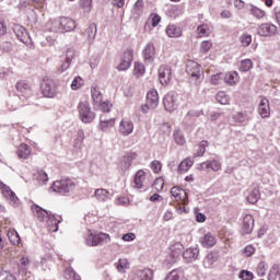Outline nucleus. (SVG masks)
I'll use <instances>...</instances> for the list:
<instances>
[{"mask_svg":"<svg viewBox=\"0 0 280 280\" xmlns=\"http://www.w3.org/2000/svg\"><path fill=\"white\" fill-rule=\"evenodd\" d=\"M249 14H252V16H255V19L261 20L264 19V16H266V11L257 8L255 4H247Z\"/></svg>","mask_w":280,"mask_h":280,"instance_id":"obj_30","label":"nucleus"},{"mask_svg":"<svg viewBox=\"0 0 280 280\" xmlns=\"http://www.w3.org/2000/svg\"><path fill=\"white\" fill-rule=\"evenodd\" d=\"M34 179L42 183V185H46L47 182L49 180V177L47 176V173H45V171H38L34 175Z\"/></svg>","mask_w":280,"mask_h":280,"instance_id":"obj_41","label":"nucleus"},{"mask_svg":"<svg viewBox=\"0 0 280 280\" xmlns=\"http://www.w3.org/2000/svg\"><path fill=\"white\" fill-rule=\"evenodd\" d=\"M217 242L218 241L215 240V236L213 234H211L210 232H208L200 238V244H201V246H203V248H213V246H215Z\"/></svg>","mask_w":280,"mask_h":280,"instance_id":"obj_21","label":"nucleus"},{"mask_svg":"<svg viewBox=\"0 0 280 280\" xmlns=\"http://www.w3.org/2000/svg\"><path fill=\"white\" fill-rule=\"evenodd\" d=\"M253 69V60L245 59L241 61V65L238 67V70L245 73L246 71H250Z\"/></svg>","mask_w":280,"mask_h":280,"instance_id":"obj_42","label":"nucleus"},{"mask_svg":"<svg viewBox=\"0 0 280 280\" xmlns=\"http://www.w3.org/2000/svg\"><path fill=\"white\" fill-rule=\"evenodd\" d=\"M159 80L161 84H170V80H172V67L162 65L159 68Z\"/></svg>","mask_w":280,"mask_h":280,"instance_id":"obj_10","label":"nucleus"},{"mask_svg":"<svg viewBox=\"0 0 280 280\" xmlns=\"http://www.w3.org/2000/svg\"><path fill=\"white\" fill-rule=\"evenodd\" d=\"M207 145H209V142L207 140H202L199 143V151L195 154V156H203L205 152H207Z\"/></svg>","mask_w":280,"mask_h":280,"instance_id":"obj_50","label":"nucleus"},{"mask_svg":"<svg viewBox=\"0 0 280 280\" xmlns=\"http://www.w3.org/2000/svg\"><path fill=\"white\" fill-rule=\"evenodd\" d=\"M80 8H82L84 12H91L93 8V0H80Z\"/></svg>","mask_w":280,"mask_h":280,"instance_id":"obj_49","label":"nucleus"},{"mask_svg":"<svg viewBox=\"0 0 280 280\" xmlns=\"http://www.w3.org/2000/svg\"><path fill=\"white\" fill-rule=\"evenodd\" d=\"M200 255V249L198 247H189L183 253V257L188 264L196 261Z\"/></svg>","mask_w":280,"mask_h":280,"instance_id":"obj_16","label":"nucleus"},{"mask_svg":"<svg viewBox=\"0 0 280 280\" xmlns=\"http://www.w3.org/2000/svg\"><path fill=\"white\" fill-rule=\"evenodd\" d=\"M210 170H212V172H220V170H222V163L218 160H211Z\"/></svg>","mask_w":280,"mask_h":280,"instance_id":"obj_53","label":"nucleus"},{"mask_svg":"<svg viewBox=\"0 0 280 280\" xmlns=\"http://www.w3.org/2000/svg\"><path fill=\"white\" fill-rule=\"evenodd\" d=\"M8 237L13 246H16V244H21V236H19L18 232H9Z\"/></svg>","mask_w":280,"mask_h":280,"instance_id":"obj_47","label":"nucleus"},{"mask_svg":"<svg viewBox=\"0 0 280 280\" xmlns=\"http://www.w3.org/2000/svg\"><path fill=\"white\" fill-rule=\"evenodd\" d=\"M184 277H185V271L178 268V269H173L171 272H168L165 280H180Z\"/></svg>","mask_w":280,"mask_h":280,"instance_id":"obj_31","label":"nucleus"},{"mask_svg":"<svg viewBox=\"0 0 280 280\" xmlns=\"http://www.w3.org/2000/svg\"><path fill=\"white\" fill-rule=\"evenodd\" d=\"M234 119L238 124H246L247 121H250V115L246 112H238L234 115Z\"/></svg>","mask_w":280,"mask_h":280,"instance_id":"obj_38","label":"nucleus"},{"mask_svg":"<svg viewBox=\"0 0 280 280\" xmlns=\"http://www.w3.org/2000/svg\"><path fill=\"white\" fill-rule=\"evenodd\" d=\"M94 196L96 200H100L101 202H106V200L110 198V192L104 188H98L95 190Z\"/></svg>","mask_w":280,"mask_h":280,"instance_id":"obj_32","label":"nucleus"},{"mask_svg":"<svg viewBox=\"0 0 280 280\" xmlns=\"http://www.w3.org/2000/svg\"><path fill=\"white\" fill-rule=\"evenodd\" d=\"M183 244L180 243H175L172 247H171V257H173L174 259H178V257L180 256V254L183 253Z\"/></svg>","mask_w":280,"mask_h":280,"instance_id":"obj_37","label":"nucleus"},{"mask_svg":"<svg viewBox=\"0 0 280 280\" xmlns=\"http://www.w3.org/2000/svg\"><path fill=\"white\" fill-rule=\"evenodd\" d=\"M175 141L178 145H185V136H183L180 132H175L174 133Z\"/></svg>","mask_w":280,"mask_h":280,"instance_id":"obj_61","label":"nucleus"},{"mask_svg":"<svg viewBox=\"0 0 280 280\" xmlns=\"http://www.w3.org/2000/svg\"><path fill=\"white\" fill-rule=\"evenodd\" d=\"M115 126V118L108 119V120H102L100 122V128L103 132H107L109 128H113Z\"/></svg>","mask_w":280,"mask_h":280,"instance_id":"obj_40","label":"nucleus"},{"mask_svg":"<svg viewBox=\"0 0 280 280\" xmlns=\"http://www.w3.org/2000/svg\"><path fill=\"white\" fill-rule=\"evenodd\" d=\"M166 34L170 36V38H178L183 36V30L179 26H176L175 24H170L166 27Z\"/></svg>","mask_w":280,"mask_h":280,"instance_id":"obj_27","label":"nucleus"},{"mask_svg":"<svg viewBox=\"0 0 280 280\" xmlns=\"http://www.w3.org/2000/svg\"><path fill=\"white\" fill-rule=\"evenodd\" d=\"M30 154H32V150H30V147L25 143H22L18 149L19 159H27Z\"/></svg>","mask_w":280,"mask_h":280,"instance_id":"obj_34","label":"nucleus"},{"mask_svg":"<svg viewBox=\"0 0 280 280\" xmlns=\"http://www.w3.org/2000/svg\"><path fill=\"white\" fill-rule=\"evenodd\" d=\"M242 280H252L254 278L253 272L248 270H242L238 275Z\"/></svg>","mask_w":280,"mask_h":280,"instance_id":"obj_55","label":"nucleus"},{"mask_svg":"<svg viewBox=\"0 0 280 280\" xmlns=\"http://www.w3.org/2000/svg\"><path fill=\"white\" fill-rule=\"evenodd\" d=\"M133 73L137 78L143 75L145 73V66L141 62H135Z\"/></svg>","mask_w":280,"mask_h":280,"instance_id":"obj_46","label":"nucleus"},{"mask_svg":"<svg viewBox=\"0 0 280 280\" xmlns=\"http://www.w3.org/2000/svg\"><path fill=\"white\" fill-rule=\"evenodd\" d=\"M132 60H135V51L132 49L125 50L121 62L117 67L118 71H128L132 66Z\"/></svg>","mask_w":280,"mask_h":280,"instance_id":"obj_8","label":"nucleus"},{"mask_svg":"<svg viewBox=\"0 0 280 280\" xmlns=\"http://www.w3.org/2000/svg\"><path fill=\"white\" fill-rule=\"evenodd\" d=\"M186 73L190 75L195 84H200V79L202 78L200 65L196 61H188L186 65Z\"/></svg>","mask_w":280,"mask_h":280,"instance_id":"obj_6","label":"nucleus"},{"mask_svg":"<svg viewBox=\"0 0 280 280\" xmlns=\"http://www.w3.org/2000/svg\"><path fill=\"white\" fill-rule=\"evenodd\" d=\"M83 36H85L89 45H93L95 36H97V24H90L89 27L84 31Z\"/></svg>","mask_w":280,"mask_h":280,"instance_id":"obj_18","label":"nucleus"},{"mask_svg":"<svg viewBox=\"0 0 280 280\" xmlns=\"http://www.w3.org/2000/svg\"><path fill=\"white\" fill-rule=\"evenodd\" d=\"M220 259V254L218 252H210L206 259L203 260L205 268H211L215 261Z\"/></svg>","mask_w":280,"mask_h":280,"instance_id":"obj_28","label":"nucleus"},{"mask_svg":"<svg viewBox=\"0 0 280 280\" xmlns=\"http://www.w3.org/2000/svg\"><path fill=\"white\" fill-rule=\"evenodd\" d=\"M259 198H261L259 188H254L246 199L249 205H255L256 202H258Z\"/></svg>","mask_w":280,"mask_h":280,"instance_id":"obj_35","label":"nucleus"},{"mask_svg":"<svg viewBox=\"0 0 280 280\" xmlns=\"http://www.w3.org/2000/svg\"><path fill=\"white\" fill-rule=\"evenodd\" d=\"M211 47H213V44L211 43V40H206L201 43L200 49L201 51H203V54H207V51H209Z\"/></svg>","mask_w":280,"mask_h":280,"instance_id":"obj_59","label":"nucleus"},{"mask_svg":"<svg viewBox=\"0 0 280 280\" xmlns=\"http://www.w3.org/2000/svg\"><path fill=\"white\" fill-rule=\"evenodd\" d=\"M217 100L220 104L226 105L231 103V98H229V95L224 92H219L217 94Z\"/></svg>","mask_w":280,"mask_h":280,"instance_id":"obj_48","label":"nucleus"},{"mask_svg":"<svg viewBox=\"0 0 280 280\" xmlns=\"http://www.w3.org/2000/svg\"><path fill=\"white\" fill-rule=\"evenodd\" d=\"M135 160H137V153L135 152L127 153L125 156H122V160L120 162L121 170H124L125 172L127 170H130V165H132V161Z\"/></svg>","mask_w":280,"mask_h":280,"instance_id":"obj_23","label":"nucleus"},{"mask_svg":"<svg viewBox=\"0 0 280 280\" xmlns=\"http://www.w3.org/2000/svg\"><path fill=\"white\" fill-rule=\"evenodd\" d=\"M100 104L103 113H110V108H113V104H110V102H102L101 103H96Z\"/></svg>","mask_w":280,"mask_h":280,"instance_id":"obj_58","label":"nucleus"},{"mask_svg":"<svg viewBox=\"0 0 280 280\" xmlns=\"http://www.w3.org/2000/svg\"><path fill=\"white\" fill-rule=\"evenodd\" d=\"M2 196L7 198V200H10L13 202V205H16L19 202V197H16V194L12 191V189L9 188L8 185L3 184L1 186Z\"/></svg>","mask_w":280,"mask_h":280,"instance_id":"obj_24","label":"nucleus"},{"mask_svg":"<svg viewBox=\"0 0 280 280\" xmlns=\"http://www.w3.org/2000/svg\"><path fill=\"white\" fill-rule=\"evenodd\" d=\"M171 194L173 198H176L179 202H185V198H187V192H185V189L180 188V186L173 187Z\"/></svg>","mask_w":280,"mask_h":280,"instance_id":"obj_26","label":"nucleus"},{"mask_svg":"<svg viewBox=\"0 0 280 280\" xmlns=\"http://www.w3.org/2000/svg\"><path fill=\"white\" fill-rule=\"evenodd\" d=\"M240 42L243 45V47H248V45H250V43H253V36L248 35V34H243L240 38Z\"/></svg>","mask_w":280,"mask_h":280,"instance_id":"obj_51","label":"nucleus"},{"mask_svg":"<svg viewBox=\"0 0 280 280\" xmlns=\"http://www.w3.org/2000/svg\"><path fill=\"white\" fill-rule=\"evenodd\" d=\"M51 189L56 194H61V195L71 194V191L75 189V183H73V180H71L70 178L56 180L54 182Z\"/></svg>","mask_w":280,"mask_h":280,"instance_id":"obj_2","label":"nucleus"},{"mask_svg":"<svg viewBox=\"0 0 280 280\" xmlns=\"http://www.w3.org/2000/svg\"><path fill=\"white\" fill-rule=\"evenodd\" d=\"M258 113L262 119H266L267 117H270V101L268 98L262 97L259 107H258Z\"/></svg>","mask_w":280,"mask_h":280,"instance_id":"obj_17","label":"nucleus"},{"mask_svg":"<svg viewBox=\"0 0 280 280\" xmlns=\"http://www.w3.org/2000/svg\"><path fill=\"white\" fill-rule=\"evenodd\" d=\"M162 167L163 165L158 160H154L153 162H151V170L154 172V174H159Z\"/></svg>","mask_w":280,"mask_h":280,"instance_id":"obj_56","label":"nucleus"},{"mask_svg":"<svg viewBox=\"0 0 280 280\" xmlns=\"http://www.w3.org/2000/svg\"><path fill=\"white\" fill-rule=\"evenodd\" d=\"M191 117H200V112L190 109L185 116V121H191Z\"/></svg>","mask_w":280,"mask_h":280,"instance_id":"obj_57","label":"nucleus"},{"mask_svg":"<svg viewBox=\"0 0 280 280\" xmlns=\"http://www.w3.org/2000/svg\"><path fill=\"white\" fill-rule=\"evenodd\" d=\"M244 253H245L246 257H253V255H255V247H253V245H247L244 248Z\"/></svg>","mask_w":280,"mask_h":280,"instance_id":"obj_63","label":"nucleus"},{"mask_svg":"<svg viewBox=\"0 0 280 280\" xmlns=\"http://www.w3.org/2000/svg\"><path fill=\"white\" fill-rule=\"evenodd\" d=\"M197 32L199 36H209V25L207 24H201L198 26Z\"/></svg>","mask_w":280,"mask_h":280,"instance_id":"obj_52","label":"nucleus"},{"mask_svg":"<svg viewBox=\"0 0 280 280\" xmlns=\"http://www.w3.org/2000/svg\"><path fill=\"white\" fill-rule=\"evenodd\" d=\"M164 108L167 113H174L178 108V94L176 92H168L164 96Z\"/></svg>","mask_w":280,"mask_h":280,"instance_id":"obj_7","label":"nucleus"},{"mask_svg":"<svg viewBox=\"0 0 280 280\" xmlns=\"http://www.w3.org/2000/svg\"><path fill=\"white\" fill-rule=\"evenodd\" d=\"M145 7L143 0H138L135 4H133V9H132V13L137 14L138 16H140L141 14H143V8Z\"/></svg>","mask_w":280,"mask_h":280,"instance_id":"obj_43","label":"nucleus"},{"mask_svg":"<svg viewBox=\"0 0 280 280\" xmlns=\"http://www.w3.org/2000/svg\"><path fill=\"white\" fill-rule=\"evenodd\" d=\"M15 89L20 93H30L32 91V85H30V83H27V81H19L15 84Z\"/></svg>","mask_w":280,"mask_h":280,"instance_id":"obj_36","label":"nucleus"},{"mask_svg":"<svg viewBox=\"0 0 280 280\" xmlns=\"http://www.w3.org/2000/svg\"><path fill=\"white\" fill-rule=\"evenodd\" d=\"M194 165V161L191 159H186L182 161L178 165L179 174H185V172H189V168Z\"/></svg>","mask_w":280,"mask_h":280,"instance_id":"obj_33","label":"nucleus"},{"mask_svg":"<svg viewBox=\"0 0 280 280\" xmlns=\"http://www.w3.org/2000/svg\"><path fill=\"white\" fill-rule=\"evenodd\" d=\"M147 103H148V106H150V108L152 110H154V108H156V106H159V92L156 90H151L148 92Z\"/></svg>","mask_w":280,"mask_h":280,"instance_id":"obj_20","label":"nucleus"},{"mask_svg":"<svg viewBox=\"0 0 280 280\" xmlns=\"http://www.w3.org/2000/svg\"><path fill=\"white\" fill-rule=\"evenodd\" d=\"M46 222L48 231H50V233H56L58 231V224L62 222V217H60V220L56 219L55 217V221H49L48 219Z\"/></svg>","mask_w":280,"mask_h":280,"instance_id":"obj_39","label":"nucleus"},{"mask_svg":"<svg viewBox=\"0 0 280 280\" xmlns=\"http://www.w3.org/2000/svg\"><path fill=\"white\" fill-rule=\"evenodd\" d=\"M79 117L83 124H91L95 119V113L91 110V106L88 102H81L78 106Z\"/></svg>","mask_w":280,"mask_h":280,"instance_id":"obj_4","label":"nucleus"},{"mask_svg":"<svg viewBox=\"0 0 280 280\" xmlns=\"http://www.w3.org/2000/svg\"><path fill=\"white\" fill-rule=\"evenodd\" d=\"M42 93L45 97H54L57 93L56 83L51 80H46L40 84Z\"/></svg>","mask_w":280,"mask_h":280,"instance_id":"obj_11","label":"nucleus"},{"mask_svg":"<svg viewBox=\"0 0 280 280\" xmlns=\"http://www.w3.org/2000/svg\"><path fill=\"white\" fill-rule=\"evenodd\" d=\"M266 270H268V267H266V262H259L258 267H257V272L258 275H266Z\"/></svg>","mask_w":280,"mask_h":280,"instance_id":"obj_64","label":"nucleus"},{"mask_svg":"<svg viewBox=\"0 0 280 280\" xmlns=\"http://www.w3.org/2000/svg\"><path fill=\"white\" fill-rule=\"evenodd\" d=\"M82 84H83L82 79L80 77H75L71 83L72 91H78V89H80Z\"/></svg>","mask_w":280,"mask_h":280,"instance_id":"obj_54","label":"nucleus"},{"mask_svg":"<svg viewBox=\"0 0 280 280\" xmlns=\"http://www.w3.org/2000/svg\"><path fill=\"white\" fill-rule=\"evenodd\" d=\"M145 184V172L143 170H140L136 173L135 176V187L136 189H143Z\"/></svg>","mask_w":280,"mask_h":280,"instance_id":"obj_29","label":"nucleus"},{"mask_svg":"<svg viewBox=\"0 0 280 280\" xmlns=\"http://www.w3.org/2000/svg\"><path fill=\"white\" fill-rule=\"evenodd\" d=\"M116 268L118 270V272H126V270H128V268H130V265L128 264V259L124 258V259H119Z\"/></svg>","mask_w":280,"mask_h":280,"instance_id":"obj_45","label":"nucleus"},{"mask_svg":"<svg viewBox=\"0 0 280 280\" xmlns=\"http://www.w3.org/2000/svg\"><path fill=\"white\" fill-rule=\"evenodd\" d=\"M153 272L151 269H140L137 270L131 280H152Z\"/></svg>","mask_w":280,"mask_h":280,"instance_id":"obj_22","label":"nucleus"},{"mask_svg":"<svg viewBox=\"0 0 280 280\" xmlns=\"http://www.w3.org/2000/svg\"><path fill=\"white\" fill-rule=\"evenodd\" d=\"M75 21L71 18H60L52 22V32L65 34V32H73L75 30Z\"/></svg>","mask_w":280,"mask_h":280,"instance_id":"obj_1","label":"nucleus"},{"mask_svg":"<svg viewBox=\"0 0 280 280\" xmlns=\"http://www.w3.org/2000/svg\"><path fill=\"white\" fill-rule=\"evenodd\" d=\"M255 229V219L252 214H246L243 219V233L244 235H249Z\"/></svg>","mask_w":280,"mask_h":280,"instance_id":"obj_15","label":"nucleus"},{"mask_svg":"<svg viewBox=\"0 0 280 280\" xmlns=\"http://www.w3.org/2000/svg\"><path fill=\"white\" fill-rule=\"evenodd\" d=\"M108 242H110V235L106 233H90L85 238V243L88 246H100V244H108Z\"/></svg>","mask_w":280,"mask_h":280,"instance_id":"obj_5","label":"nucleus"},{"mask_svg":"<svg viewBox=\"0 0 280 280\" xmlns=\"http://www.w3.org/2000/svg\"><path fill=\"white\" fill-rule=\"evenodd\" d=\"M91 93L95 104H102V92L100 91V88L93 86Z\"/></svg>","mask_w":280,"mask_h":280,"instance_id":"obj_44","label":"nucleus"},{"mask_svg":"<svg viewBox=\"0 0 280 280\" xmlns=\"http://www.w3.org/2000/svg\"><path fill=\"white\" fill-rule=\"evenodd\" d=\"M73 58H75V50L72 48L67 49L65 52V61L58 69L59 73H65V71H67V69L71 67V62H73Z\"/></svg>","mask_w":280,"mask_h":280,"instance_id":"obj_9","label":"nucleus"},{"mask_svg":"<svg viewBox=\"0 0 280 280\" xmlns=\"http://www.w3.org/2000/svg\"><path fill=\"white\" fill-rule=\"evenodd\" d=\"M222 78H224V74L222 73H217V74H213L210 79V82L211 84H220V80H222Z\"/></svg>","mask_w":280,"mask_h":280,"instance_id":"obj_62","label":"nucleus"},{"mask_svg":"<svg viewBox=\"0 0 280 280\" xmlns=\"http://www.w3.org/2000/svg\"><path fill=\"white\" fill-rule=\"evenodd\" d=\"M13 32L21 43H24V45H27L30 43V34L27 33V30L23 27L22 25H15L13 27Z\"/></svg>","mask_w":280,"mask_h":280,"instance_id":"obj_13","label":"nucleus"},{"mask_svg":"<svg viewBox=\"0 0 280 280\" xmlns=\"http://www.w3.org/2000/svg\"><path fill=\"white\" fill-rule=\"evenodd\" d=\"M143 56L144 60L147 62H154V58L156 56V48L154 47V44L149 43L144 49H143Z\"/></svg>","mask_w":280,"mask_h":280,"instance_id":"obj_19","label":"nucleus"},{"mask_svg":"<svg viewBox=\"0 0 280 280\" xmlns=\"http://www.w3.org/2000/svg\"><path fill=\"white\" fill-rule=\"evenodd\" d=\"M223 79L225 84H229L230 86H235V84L240 82V74L237 73V71H232L223 74Z\"/></svg>","mask_w":280,"mask_h":280,"instance_id":"obj_25","label":"nucleus"},{"mask_svg":"<svg viewBox=\"0 0 280 280\" xmlns=\"http://www.w3.org/2000/svg\"><path fill=\"white\" fill-rule=\"evenodd\" d=\"M272 34H277V26L270 23H264L258 28L259 36H272Z\"/></svg>","mask_w":280,"mask_h":280,"instance_id":"obj_14","label":"nucleus"},{"mask_svg":"<svg viewBox=\"0 0 280 280\" xmlns=\"http://www.w3.org/2000/svg\"><path fill=\"white\" fill-rule=\"evenodd\" d=\"M135 130V124H132L131 120L125 119L121 120L118 127V132L122 137H129V135H132V131Z\"/></svg>","mask_w":280,"mask_h":280,"instance_id":"obj_12","label":"nucleus"},{"mask_svg":"<svg viewBox=\"0 0 280 280\" xmlns=\"http://www.w3.org/2000/svg\"><path fill=\"white\" fill-rule=\"evenodd\" d=\"M31 209L33 211V215L39 220V222H47L48 220L49 222H56V214L40 208V206L34 203Z\"/></svg>","mask_w":280,"mask_h":280,"instance_id":"obj_3","label":"nucleus"},{"mask_svg":"<svg viewBox=\"0 0 280 280\" xmlns=\"http://www.w3.org/2000/svg\"><path fill=\"white\" fill-rule=\"evenodd\" d=\"M269 280H280V271L276 268H273L268 276Z\"/></svg>","mask_w":280,"mask_h":280,"instance_id":"obj_60","label":"nucleus"}]
</instances>
